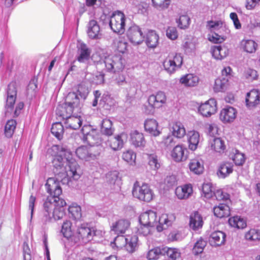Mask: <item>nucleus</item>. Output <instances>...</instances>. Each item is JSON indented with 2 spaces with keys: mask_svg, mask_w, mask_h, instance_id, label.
<instances>
[{
  "mask_svg": "<svg viewBox=\"0 0 260 260\" xmlns=\"http://www.w3.org/2000/svg\"><path fill=\"white\" fill-rule=\"evenodd\" d=\"M192 187L190 184L178 186L175 190V194L179 199H187L192 193Z\"/></svg>",
  "mask_w": 260,
  "mask_h": 260,
  "instance_id": "23",
  "label": "nucleus"
},
{
  "mask_svg": "<svg viewBox=\"0 0 260 260\" xmlns=\"http://www.w3.org/2000/svg\"><path fill=\"white\" fill-rule=\"evenodd\" d=\"M189 18L185 15L181 16L177 21L178 27L181 29L187 27L189 24Z\"/></svg>",
  "mask_w": 260,
  "mask_h": 260,
  "instance_id": "55",
  "label": "nucleus"
},
{
  "mask_svg": "<svg viewBox=\"0 0 260 260\" xmlns=\"http://www.w3.org/2000/svg\"><path fill=\"white\" fill-rule=\"evenodd\" d=\"M166 252L167 255L172 260H176L180 256V253L176 248H168Z\"/></svg>",
  "mask_w": 260,
  "mask_h": 260,
  "instance_id": "57",
  "label": "nucleus"
},
{
  "mask_svg": "<svg viewBox=\"0 0 260 260\" xmlns=\"http://www.w3.org/2000/svg\"><path fill=\"white\" fill-rule=\"evenodd\" d=\"M76 154L79 158L82 159H86L91 155L89 147L86 146H81L78 147L76 149Z\"/></svg>",
  "mask_w": 260,
  "mask_h": 260,
  "instance_id": "47",
  "label": "nucleus"
},
{
  "mask_svg": "<svg viewBox=\"0 0 260 260\" xmlns=\"http://www.w3.org/2000/svg\"><path fill=\"white\" fill-rule=\"evenodd\" d=\"M245 238L249 241H259L260 230L255 229H251L245 233Z\"/></svg>",
  "mask_w": 260,
  "mask_h": 260,
  "instance_id": "46",
  "label": "nucleus"
},
{
  "mask_svg": "<svg viewBox=\"0 0 260 260\" xmlns=\"http://www.w3.org/2000/svg\"><path fill=\"white\" fill-rule=\"evenodd\" d=\"M200 141V134L199 132L191 131L188 134V147L191 150L194 151L197 149Z\"/></svg>",
  "mask_w": 260,
  "mask_h": 260,
  "instance_id": "32",
  "label": "nucleus"
},
{
  "mask_svg": "<svg viewBox=\"0 0 260 260\" xmlns=\"http://www.w3.org/2000/svg\"><path fill=\"white\" fill-rule=\"evenodd\" d=\"M138 238L137 236H127L124 246L126 250L130 253L135 252L138 247Z\"/></svg>",
  "mask_w": 260,
  "mask_h": 260,
  "instance_id": "34",
  "label": "nucleus"
},
{
  "mask_svg": "<svg viewBox=\"0 0 260 260\" xmlns=\"http://www.w3.org/2000/svg\"><path fill=\"white\" fill-rule=\"evenodd\" d=\"M175 219V216L173 214L163 213L157 221L156 229L157 232H161L171 225Z\"/></svg>",
  "mask_w": 260,
  "mask_h": 260,
  "instance_id": "13",
  "label": "nucleus"
},
{
  "mask_svg": "<svg viewBox=\"0 0 260 260\" xmlns=\"http://www.w3.org/2000/svg\"><path fill=\"white\" fill-rule=\"evenodd\" d=\"M129 41L135 45L142 43L144 41V36L141 29L137 25L131 26L126 33Z\"/></svg>",
  "mask_w": 260,
  "mask_h": 260,
  "instance_id": "12",
  "label": "nucleus"
},
{
  "mask_svg": "<svg viewBox=\"0 0 260 260\" xmlns=\"http://www.w3.org/2000/svg\"><path fill=\"white\" fill-rule=\"evenodd\" d=\"M17 88L14 84H10L8 85L7 91V98L5 105L6 113H11L14 108L17 98Z\"/></svg>",
  "mask_w": 260,
  "mask_h": 260,
  "instance_id": "10",
  "label": "nucleus"
},
{
  "mask_svg": "<svg viewBox=\"0 0 260 260\" xmlns=\"http://www.w3.org/2000/svg\"><path fill=\"white\" fill-rule=\"evenodd\" d=\"M203 220L202 216L196 211L190 216L189 225L191 228L196 230L202 227Z\"/></svg>",
  "mask_w": 260,
  "mask_h": 260,
  "instance_id": "33",
  "label": "nucleus"
},
{
  "mask_svg": "<svg viewBox=\"0 0 260 260\" xmlns=\"http://www.w3.org/2000/svg\"><path fill=\"white\" fill-rule=\"evenodd\" d=\"M214 215L219 218H226L231 214L230 207L225 204H219L213 208Z\"/></svg>",
  "mask_w": 260,
  "mask_h": 260,
  "instance_id": "27",
  "label": "nucleus"
},
{
  "mask_svg": "<svg viewBox=\"0 0 260 260\" xmlns=\"http://www.w3.org/2000/svg\"><path fill=\"white\" fill-rule=\"evenodd\" d=\"M183 63V57L180 54L168 55L163 62L165 70L169 74L174 73L179 69Z\"/></svg>",
  "mask_w": 260,
  "mask_h": 260,
  "instance_id": "8",
  "label": "nucleus"
},
{
  "mask_svg": "<svg viewBox=\"0 0 260 260\" xmlns=\"http://www.w3.org/2000/svg\"><path fill=\"white\" fill-rule=\"evenodd\" d=\"M158 123L155 119H148L144 123L145 131L151 135L156 137L159 135L160 132L158 128Z\"/></svg>",
  "mask_w": 260,
  "mask_h": 260,
  "instance_id": "26",
  "label": "nucleus"
},
{
  "mask_svg": "<svg viewBox=\"0 0 260 260\" xmlns=\"http://www.w3.org/2000/svg\"><path fill=\"white\" fill-rule=\"evenodd\" d=\"M216 199L219 201L228 200L230 199V195L226 192H224L222 189H218L215 192L214 194Z\"/></svg>",
  "mask_w": 260,
  "mask_h": 260,
  "instance_id": "60",
  "label": "nucleus"
},
{
  "mask_svg": "<svg viewBox=\"0 0 260 260\" xmlns=\"http://www.w3.org/2000/svg\"><path fill=\"white\" fill-rule=\"evenodd\" d=\"M166 101V94L162 91H158L156 94H151L148 99L149 106L152 109L161 107Z\"/></svg>",
  "mask_w": 260,
  "mask_h": 260,
  "instance_id": "15",
  "label": "nucleus"
},
{
  "mask_svg": "<svg viewBox=\"0 0 260 260\" xmlns=\"http://www.w3.org/2000/svg\"><path fill=\"white\" fill-rule=\"evenodd\" d=\"M126 242V238L123 236H117L114 241L111 243V245L113 248L115 247L117 249H119L124 247Z\"/></svg>",
  "mask_w": 260,
  "mask_h": 260,
  "instance_id": "50",
  "label": "nucleus"
},
{
  "mask_svg": "<svg viewBox=\"0 0 260 260\" xmlns=\"http://www.w3.org/2000/svg\"><path fill=\"white\" fill-rule=\"evenodd\" d=\"M131 142L135 147H144L146 144L143 134L137 131L131 134Z\"/></svg>",
  "mask_w": 260,
  "mask_h": 260,
  "instance_id": "28",
  "label": "nucleus"
},
{
  "mask_svg": "<svg viewBox=\"0 0 260 260\" xmlns=\"http://www.w3.org/2000/svg\"><path fill=\"white\" fill-rule=\"evenodd\" d=\"M206 245V241L204 240L203 239H200L195 243L194 247L192 249V252L195 255H198L200 253H201Z\"/></svg>",
  "mask_w": 260,
  "mask_h": 260,
  "instance_id": "51",
  "label": "nucleus"
},
{
  "mask_svg": "<svg viewBox=\"0 0 260 260\" xmlns=\"http://www.w3.org/2000/svg\"><path fill=\"white\" fill-rule=\"evenodd\" d=\"M60 232L63 237L66 238L68 240L73 242V238L75 237V233L72 222L71 221L66 220L63 221Z\"/></svg>",
  "mask_w": 260,
  "mask_h": 260,
  "instance_id": "19",
  "label": "nucleus"
},
{
  "mask_svg": "<svg viewBox=\"0 0 260 260\" xmlns=\"http://www.w3.org/2000/svg\"><path fill=\"white\" fill-rule=\"evenodd\" d=\"M127 135L124 133L120 134L115 137L110 139L108 140L109 145L110 147L114 150H118L121 149L124 144V141L123 140L126 139Z\"/></svg>",
  "mask_w": 260,
  "mask_h": 260,
  "instance_id": "22",
  "label": "nucleus"
},
{
  "mask_svg": "<svg viewBox=\"0 0 260 260\" xmlns=\"http://www.w3.org/2000/svg\"><path fill=\"white\" fill-rule=\"evenodd\" d=\"M246 106L249 109H253L260 104V92L257 89H252L247 93L245 98Z\"/></svg>",
  "mask_w": 260,
  "mask_h": 260,
  "instance_id": "16",
  "label": "nucleus"
},
{
  "mask_svg": "<svg viewBox=\"0 0 260 260\" xmlns=\"http://www.w3.org/2000/svg\"><path fill=\"white\" fill-rule=\"evenodd\" d=\"M160 253V251L158 249L156 248H153L150 250L147 254V257L149 260H153L156 259L159 254Z\"/></svg>",
  "mask_w": 260,
  "mask_h": 260,
  "instance_id": "62",
  "label": "nucleus"
},
{
  "mask_svg": "<svg viewBox=\"0 0 260 260\" xmlns=\"http://www.w3.org/2000/svg\"><path fill=\"white\" fill-rule=\"evenodd\" d=\"M179 82L186 87H194L198 84L199 78L193 74H187L180 78Z\"/></svg>",
  "mask_w": 260,
  "mask_h": 260,
  "instance_id": "21",
  "label": "nucleus"
},
{
  "mask_svg": "<svg viewBox=\"0 0 260 260\" xmlns=\"http://www.w3.org/2000/svg\"><path fill=\"white\" fill-rule=\"evenodd\" d=\"M79 104V99L74 93H69L66 100V102L62 105H59L56 108V114L66 120L72 116L74 109Z\"/></svg>",
  "mask_w": 260,
  "mask_h": 260,
  "instance_id": "3",
  "label": "nucleus"
},
{
  "mask_svg": "<svg viewBox=\"0 0 260 260\" xmlns=\"http://www.w3.org/2000/svg\"><path fill=\"white\" fill-rule=\"evenodd\" d=\"M23 252L24 260H31L30 250L26 242L23 244Z\"/></svg>",
  "mask_w": 260,
  "mask_h": 260,
  "instance_id": "61",
  "label": "nucleus"
},
{
  "mask_svg": "<svg viewBox=\"0 0 260 260\" xmlns=\"http://www.w3.org/2000/svg\"><path fill=\"white\" fill-rule=\"evenodd\" d=\"M232 159L236 165L241 166L244 163L245 157L243 153H240L236 150V152L232 156Z\"/></svg>",
  "mask_w": 260,
  "mask_h": 260,
  "instance_id": "53",
  "label": "nucleus"
},
{
  "mask_svg": "<svg viewBox=\"0 0 260 260\" xmlns=\"http://www.w3.org/2000/svg\"><path fill=\"white\" fill-rule=\"evenodd\" d=\"M148 161L150 168L154 170H157L160 167L157 156L154 154L148 155Z\"/></svg>",
  "mask_w": 260,
  "mask_h": 260,
  "instance_id": "49",
  "label": "nucleus"
},
{
  "mask_svg": "<svg viewBox=\"0 0 260 260\" xmlns=\"http://www.w3.org/2000/svg\"><path fill=\"white\" fill-rule=\"evenodd\" d=\"M237 116V111L233 107L228 106L220 112L219 118L224 123L233 122Z\"/></svg>",
  "mask_w": 260,
  "mask_h": 260,
  "instance_id": "17",
  "label": "nucleus"
},
{
  "mask_svg": "<svg viewBox=\"0 0 260 260\" xmlns=\"http://www.w3.org/2000/svg\"><path fill=\"white\" fill-rule=\"evenodd\" d=\"M90 51L85 44H81L80 48V54L77 58L78 61L83 62L89 59Z\"/></svg>",
  "mask_w": 260,
  "mask_h": 260,
  "instance_id": "43",
  "label": "nucleus"
},
{
  "mask_svg": "<svg viewBox=\"0 0 260 260\" xmlns=\"http://www.w3.org/2000/svg\"><path fill=\"white\" fill-rule=\"evenodd\" d=\"M112 121L108 119H104L102 121L101 131V132L107 136H111L113 134L114 128Z\"/></svg>",
  "mask_w": 260,
  "mask_h": 260,
  "instance_id": "40",
  "label": "nucleus"
},
{
  "mask_svg": "<svg viewBox=\"0 0 260 260\" xmlns=\"http://www.w3.org/2000/svg\"><path fill=\"white\" fill-rule=\"evenodd\" d=\"M228 79L223 77L222 79L218 78L215 80L214 89L217 91H220L224 89L228 84Z\"/></svg>",
  "mask_w": 260,
  "mask_h": 260,
  "instance_id": "54",
  "label": "nucleus"
},
{
  "mask_svg": "<svg viewBox=\"0 0 260 260\" xmlns=\"http://www.w3.org/2000/svg\"><path fill=\"white\" fill-rule=\"evenodd\" d=\"M226 235L221 231L212 232L209 238V242L212 246H219L225 243Z\"/></svg>",
  "mask_w": 260,
  "mask_h": 260,
  "instance_id": "20",
  "label": "nucleus"
},
{
  "mask_svg": "<svg viewBox=\"0 0 260 260\" xmlns=\"http://www.w3.org/2000/svg\"><path fill=\"white\" fill-rule=\"evenodd\" d=\"M125 20L124 13L116 11L111 16L109 25L114 32L121 35L125 31Z\"/></svg>",
  "mask_w": 260,
  "mask_h": 260,
  "instance_id": "6",
  "label": "nucleus"
},
{
  "mask_svg": "<svg viewBox=\"0 0 260 260\" xmlns=\"http://www.w3.org/2000/svg\"><path fill=\"white\" fill-rule=\"evenodd\" d=\"M139 221L141 225L156 228L157 224L156 212L152 210H148L142 213L139 217Z\"/></svg>",
  "mask_w": 260,
  "mask_h": 260,
  "instance_id": "14",
  "label": "nucleus"
},
{
  "mask_svg": "<svg viewBox=\"0 0 260 260\" xmlns=\"http://www.w3.org/2000/svg\"><path fill=\"white\" fill-rule=\"evenodd\" d=\"M122 158L125 161L132 164L135 162L136 154L133 151L128 150L123 153Z\"/></svg>",
  "mask_w": 260,
  "mask_h": 260,
  "instance_id": "52",
  "label": "nucleus"
},
{
  "mask_svg": "<svg viewBox=\"0 0 260 260\" xmlns=\"http://www.w3.org/2000/svg\"><path fill=\"white\" fill-rule=\"evenodd\" d=\"M167 37L172 40L177 39L178 36V31L175 27L169 26L166 30Z\"/></svg>",
  "mask_w": 260,
  "mask_h": 260,
  "instance_id": "58",
  "label": "nucleus"
},
{
  "mask_svg": "<svg viewBox=\"0 0 260 260\" xmlns=\"http://www.w3.org/2000/svg\"><path fill=\"white\" fill-rule=\"evenodd\" d=\"M153 6L157 9L167 8L169 6L171 0H152Z\"/></svg>",
  "mask_w": 260,
  "mask_h": 260,
  "instance_id": "56",
  "label": "nucleus"
},
{
  "mask_svg": "<svg viewBox=\"0 0 260 260\" xmlns=\"http://www.w3.org/2000/svg\"><path fill=\"white\" fill-rule=\"evenodd\" d=\"M233 171V165L229 161L222 162L218 169L217 174L221 178H225L228 177Z\"/></svg>",
  "mask_w": 260,
  "mask_h": 260,
  "instance_id": "29",
  "label": "nucleus"
},
{
  "mask_svg": "<svg viewBox=\"0 0 260 260\" xmlns=\"http://www.w3.org/2000/svg\"><path fill=\"white\" fill-rule=\"evenodd\" d=\"M117 51L123 53L127 48V43L123 41H118L115 43Z\"/></svg>",
  "mask_w": 260,
  "mask_h": 260,
  "instance_id": "63",
  "label": "nucleus"
},
{
  "mask_svg": "<svg viewBox=\"0 0 260 260\" xmlns=\"http://www.w3.org/2000/svg\"><path fill=\"white\" fill-rule=\"evenodd\" d=\"M188 167L190 172L195 175H200L204 172L203 161L197 158L191 159L188 162Z\"/></svg>",
  "mask_w": 260,
  "mask_h": 260,
  "instance_id": "18",
  "label": "nucleus"
},
{
  "mask_svg": "<svg viewBox=\"0 0 260 260\" xmlns=\"http://www.w3.org/2000/svg\"><path fill=\"white\" fill-rule=\"evenodd\" d=\"M94 234L93 231L87 225L81 224L78 227L75 232L73 242L74 243L81 242L87 243L92 239Z\"/></svg>",
  "mask_w": 260,
  "mask_h": 260,
  "instance_id": "9",
  "label": "nucleus"
},
{
  "mask_svg": "<svg viewBox=\"0 0 260 260\" xmlns=\"http://www.w3.org/2000/svg\"><path fill=\"white\" fill-rule=\"evenodd\" d=\"M67 205L66 201L61 198L54 200L52 198H47L44 203V208L48 215L52 214L55 220H59L65 215L64 207Z\"/></svg>",
  "mask_w": 260,
  "mask_h": 260,
  "instance_id": "2",
  "label": "nucleus"
},
{
  "mask_svg": "<svg viewBox=\"0 0 260 260\" xmlns=\"http://www.w3.org/2000/svg\"><path fill=\"white\" fill-rule=\"evenodd\" d=\"M158 35L154 30H149L146 34V43L149 48H155L158 44Z\"/></svg>",
  "mask_w": 260,
  "mask_h": 260,
  "instance_id": "37",
  "label": "nucleus"
},
{
  "mask_svg": "<svg viewBox=\"0 0 260 260\" xmlns=\"http://www.w3.org/2000/svg\"><path fill=\"white\" fill-rule=\"evenodd\" d=\"M230 225L238 229H245L247 226L246 221L240 216H235L229 219Z\"/></svg>",
  "mask_w": 260,
  "mask_h": 260,
  "instance_id": "38",
  "label": "nucleus"
},
{
  "mask_svg": "<svg viewBox=\"0 0 260 260\" xmlns=\"http://www.w3.org/2000/svg\"><path fill=\"white\" fill-rule=\"evenodd\" d=\"M52 134L58 140H61L63 137L64 128L60 122H56L52 124L51 129Z\"/></svg>",
  "mask_w": 260,
  "mask_h": 260,
  "instance_id": "42",
  "label": "nucleus"
},
{
  "mask_svg": "<svg viewBox=\"0 0 260 260\" xmlns=\"http://www.w3.org/2000/svg\"><path fill=\"white\" fill-rule=\"evenodd\" d=\"M186 149L181 145L176 146L171 152V156L173 160L176 162H180L186 160L187 156L185 154Z\"/></svg>",
  "mask_w": 260,
  "mask_h": 260,
  "instance_id": "24",
  "label": "nucleus"
},
{
  "mask_svg": "<svg viewBox=\"0 0 260 260\" xmlns=\"http://www.w3.org/2000/svg\"><path fill=\"white\" fill-rule=\"evenodd\" d=\"M133 196L139 200L149 202L153 197V193L150 186L146 183L140 185L138 182H136L133 189Z\"/></svg>",
  "mask_w": 260,
  "mask_h": 260,
  "instance_id": "5",
  "label": "nucleus"
},
{
  "mask_svg": "<svg viewBox=\"0 0 260 260\" xmlns=\"http://www.w3.org/2000/svg\"><path fill=\"white\" fill-rule=\"evenodd\" d=\"M16 121L15 120H9L5 125V134L8 138H11L14 134L16 128Z\"/></svg>",
  "mask_w": 260,
  "mask_h": 260,
  "instance_id": "45",
  "label": "nucleus"
},
{
  "mask_svg": "<svg viewBox=\"0 0 260 260\" xmlns=\"http://www.w3.org/2000/svg\"><path fill=\"white\" fill-rule=\"evenodd\" d=\"M202 192L204 197L207 199L212 198L214 194L212 184L211 183H204L202 185Z\"/></svg>",
  "mask_w": 260,
  "mask_h": 260,
  "instance_id": "48",
  "label": "nucleus"
},
{
  "mask_svg": "<svg viewBox=\"0 0 260 260\" xmlns=\"http://www.w3.org/2000/svg\"><path fill=\"white\" fill-rule=\"evenodd\" d=\"M241 45L243 50L249 53H252L255 52L257 45L253 40H246L241 42Z\"/></svg>",
  "mask_w": 260,
  "mask_h": 260,
  "instance_id": "41",
  "label": "nucleus"
},
{
  "mask_svg": "<svg viewBox=\"0 0 260 260\" xmlns=\"http://www.w3.org/2000/svg\"><path fill=\"white\" fill-rule=\"evenodd\" d=\"M82 122L80 116L72 115L66 120L65 124L68 128L77 129L81 127Z\"/></svg>",
  "mask_w": 260,
  "mask_h": 260,
  "instance_id": "36",
  "label": "nucleus"
},
{
  "mask_svg": "<svg viewBox=\"0 0 260 260\" xmlns=\"http://www.w3.org/2000/svg\"><path fill=\"white\" fill-rule=\"evenodd\" d=\"M172 134L178 138H183L186 134L184 125L180 122H175L172 125Z\"/></svg>",
  "mask_w": 260,
  "mask_h": 260,
  "instance_id": "39",
  "label": "nucleus"
},
{
  "mask_svg": "<svg viewBox=\"0 0 260 260\" xmlns=\"http://www.w3.org/2000/svg\"><path fill=\"white\" fill-rule=\"evenodd\" d=\"M217 110L216 101L210 99L199 107L198 111L203 116L208 117L214 114Z\"/></svg>",
  "mask_w": 260,
  "mask_h": 260,
  "instance_id": "11",
  "label": "nucleus"
},
{
  "mask_svg": "<svg viewBox=\"0 0 260 260\" xmlns=\"http://www.w3.org/2000/svg\"><path fill=\"white\" fill-rule=\"evenodd\" d=\"M69 213L74 219H79L81 217V209L80 206L76 204H72L68 208Z\"/></svg>",
  "mask_w": 260,
  "mask_h": 260,
  "instance_id": "44",
  "label": "nucleus"
},
{
  "mask_svg": "<svg viewBox=\"0 0 260 260\" xmlns=\"http://www.w3.org/2000/svg\"><path fill=\"white\" fill-rule=\"evenodd\" d=\"M212 56L216 59L221 60L229 54V49L225 46H214L211 48Z\"/></svg>",
  "mask_w": 260,
  "mask_h": 260,
  "instance_id": "30",
  "label": "nucleus"
},
{
  "mask_svg": "<svg viewBox=\"0 0 260 260\" xmlns=\"http://www.w3.org/2000/svg\"><path fill=\"white\" fill-rule=\"evenodd\" d=\"M53 147L56 148L58 150H60V152L64 153V155L68 156L67 160L69 168V170H67L62 162L63 157L61 155H56L52 160L54 175L57 176L59 179L72 177L74 179H77L79 177V175L77 172L79 166L77 161L72 157L70 151L59 145H55Z\"/></svg>",
  "mask_w": 260,
  "mask_h": 260,
  "instance_id": "1",
  "label": "nucleus"
},
{
  "mask_svg": "<svg viewBox=\"0 0 260 260\" xmlns=\"http://www.w3.org/2000/svg\"><path fill=\"white\" fill-rule=\"evenodd\" d=\"M68 178L59 179L57 176L54 175V177H49L47 179L45 184L47 192L50 194L47 198H52L54 200L60 198L59 197L62 193V189L60 185V182L64 180H69Z\"/></svg>",
  "mask_w": 260,
  "mask_h": 260,
  "instance_id": "4",
  "label": "nucleus"
},
{
  "mask_svg": "<svg viewBox=\"0 0 260 260\" xmlns=\"http://www.w3.org/2000/svg\"><path fill=\"white\" fill-rule=\"evenodd\" d=\"M130 225L129 222L125 219H119L113 223L111 227V230L115 234H123Z\"/></svg>",
  "mask_w": 260,
  "mask_h": 260,
  "instance_id": "25",
  "label": "nucleus"
},
{
  "mask_svg": "<svg viewBox=\"0 0 260 260\" xmlns=\"http://www.w3.org/2000/svg\"><path fill=\"white\" fill-rule=\"evenodd\" d=\"M207 129L208 133L211 136H214L218 134V128L217 124L214 123L209 124L207 125Z\"/></svg>",
  "mask_w": 260,
  "mask_h": 260,
  "instance_id": "64",
  "label": "nucleus"
},
{
  "mask_svg": "<svg viewBox=\"0 0 260 260\" xmlns=\"http://www.w3.org/2000/svg\"><path fill=\"white\" fill-rule=\"evenodd\" d=\"M87 33L88 36L91 39L100 38L101 36L100 26L96 21L91 20L89 21Z\"/></svg>",
  "mask_w": 260,
  "mask_h": 260,
  "instance_id": "35",
  "label": "nucleus"
},
{
  "mask_svg": "<svg viewBox=\"0 0 260 260\" xmlns=\"http://www.w3.org/2000/svg\"><path fill=\"white\" fill-rule=\"evenodd\" d=\"M222 25V22L220 20L218 21H208L207 22L206 27L210 30H217L221 27Z\"/></svg>",
  "mask_w": 260,
  "mask_h": 260,
  "instance_id": "59",
  "label": "nucleus"
},
{
  "mask_svg": "<svg viewBox=\"0 0 260 260\" xmlns=\"http://www.w3.org/2000/svg\"><path fill=\"white\" fill-rule=\"evenodd\" d=\"M211 149L216 153L222 154L226 149L225 142L221 138H215L210 143Z\"/></svg>",
  "mask_w": 260,
  "mask_h": 260,
  "instance_id": "31",
  "label": "nucleus"
},
{
  "mask_svg": "<svg viewBox=\"0 0 260 260\" xmlns=\"http://www.w3.org/2000/svg\"><path fill=\"white\" fill-rule=\"evenodd\" d=\"M104 63L109 72H119L124 68V60L120 55L108 56L105 57Z\"/></svg>",
  "mask_w": 260,
  "mask_h": 260,
  "instance_id": "7",
  "label": "nucleus"
}]
</instances>
